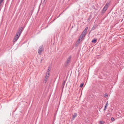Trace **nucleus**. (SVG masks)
<instances>
[{
	"mask_svg": "<svg viewBox=\"0 0 124 124\" xmlns=\"http://www.w3.org/2000/svg\"><path fill=\"white\" fill-rule=\"evenodd\" d=\"M49 74L46 73V76H45L46 77H47V78H48V77H49Z\"/></svg>",
	"mask_w": 124,
	"mask_h": 124,
	"instance_id": "obj_14",
	"label": "nucleus"
},
{
	"mask_svg": "<svg viewBox=\"0 0 124 124\" xmlns=\"http://www.w3.org/2000/svg\"><path fill=\"white\" fill-rule=\"evenodd\" d=\"M42 59H41V61H40V62L41 63L42 62Z\"/></svg>",
	"mask_w": 124,
	"mask_h": 124,
	"instance_id": "obj_26",
	"label": "nucleus"
},
{
	"mask_svg": "<svg viewBox=\"0 0 124 124\" xmlns=\"http://www.w3.org/2000/svg\"><path fill=\"white\" fill-rule=\"evenodd\" d=\"M50 72V71L49 70H47V72L46 73L49 74Z\"/></svg>",
	"mask_w": 124,
	"mask_h": 124,
	"instance_id": "obj_19",
	"label": "nucleus"
},
{
	"mask_svg": "<svg viewBox=\"0 0 124 124\" xmlns=\"http://www.w3.org/2000/svg\"><path fill=\"white\" fill-rule=\"evenodd\" d=\"M31 11H31V14H32V12H31Z\"/></svg>",
	"mask_w": 124,
	"mask_h": 124,
	"instance_id": "obj_28",
	"label": "nucleus"
},
{
	"mask_svg": "<svg viewBox=\"0 0 124 124\" xmlns=\"http://www.w3.org/2000/svg\"><path fill=\"white\" fill-rule=\"evenodd\" d=\"M104 123V122L103 121H100V124H103Z\"/></svg>",
	"mask_w": 124,
	"mask_h": 124,
	"instance_id": "obj_18",
	"label": "nucleus"
},
{
	"mask_svg": "<svg viewBox=\"0 0 124 124\" xmlns=\"http://www.w3.org/2000/svg\"><path fill=\"white\" fill-rule=\"evenodd\" d=\"M47 0H44V3L45 4Z\"/></svg>",
	"mask_w": 124,
	"mask_h": 124,
	"instance_id": "obj_24",
	"label": "nucleus"
},
{
	"mask_svg": "<svg viewBox=\"0 0 124 124\" xmlns=\"http://www.w3.org/2000/svg\"><path fill=\"white\" fill-rule=\"evenodd\" d=\"M111 120L113 121L115 120V119L113 117H112L111 118Z\"/></svg>",
	"mask_w": 124,
	"mask_h": 124,
	"instance_id": "obj_16",
	"label": "nucleus"
},
{
	"mask_svg": "<svg viewBox=\"0 0 124 124\" xmlns=\"http://www.w3.org/2000/svg\"><path fill=\"white\" fill-rule=\"evenodd\" d=\"M44 50L43 45L41 46L39 48L38 50V52L39 55H40L41 53Z\"/></svg>",
	"mask_w": 124,
	"mask_h": 124,
	"instance_id": "obj_3",
	"label": "nucleus"
},
{
	"mask_svg": "<svg viewBox=\"0 0 124 124\" xmlns=\"http://www.w3.org/2000/svg\"><path fill=\"white\" fill-rule=\"evenodd\" d=\"M107 107L106 106H105V108L104 109V111L105 110L107 109Z\"/></svg>",
	"mask_w": 124,
	"mask_h": 124,
	"instance_id": "obj_22",
	"label": "nucleus"
},
{
	"mask_svg": "<svg viewBox=\"0 0 124 124\" xmlns=\"http://www.w3.org/2000/svg\"><path fill=\"white\" fill-rule=\"evenodd\" d=\"M97 41V39H94L92 40V43H96Z\"/></svg>",
	"mask_w": 124,
	"mask_h": 124,
	"instance_id": "obj_9",
	"label": "nucleus"
},
{
	"mask_svg": "<svg viewBox=\"0 0 124 124\" xmlns=\"http://www.w3.org/2000/svg\"><path fill=\"white\" fill-rule=\"evenodd\" d=\"M88 27H87L85 28L84 30L87 31V30L88 29Z\"/></svg>",
	"mask_w": 124,
	"mask_h": 124,
	"instance_id": "obj_20",
	"label": "nucleus"
},
{
	"mask_svg": "<svg viewBox=\"0 0 124 124\" xmlns=\"http://www.w3.org/2000/svg\"><path fill=\"white\" fill-rule=\"evenodd\" d=\"M66 81H63L62 83L61 86V87L62 88V90L63 89V88L64 87L65 85V84Z\"/></svg>",
	"mask_w": 124,
	"mask_h": 124,
	"instance_id": "obj_5",
	"label": "nucleus"
},
{
	"mask_svg": "<svg viewBox=\"0 0 124 124\" xmlns=\"http://www.w3.org/2000/svg\"><path fill=\"white\" fill-rule=\"evenodd\" d=\"M84 84L83 83H81L80 85V87H82L83 86Z\"/></svg>",
	"mask_w": 124,
	"mask_h": 124,
	"instance_id": "obj_17",
	"label": "nucleus"
},
{
	"mask_svg": "<svg viewBox=\"0 0 124 124\" xmlns=\"http://www.w3.org/2000/svg\"><path fill=\"white\" fill-rule=\"evenodd\" d=\"M86 34L85 33H82L81 35L80 36V38L81 39H82L83 37H84Z\"/></svg>",
	"mask_w": 124,
	"mask_h": 124,
	"instance_id": "obj_7",
	"label": "nucleus"
},
{
	"mask_svg": "<svg viewBox=\"0 0 124 124\" xmlns=\"http://www.w3.org/2000/svg\"><path fill=\"white\" fill-rule=\"evenodd\" d=\"M109 5V4L107 3L105 5L104 8H103L102 11V13H104L105 12L106 10H107V8H108Z\"/></svg>",
	"mask_w": 124,
	"mask_h": 124,
	"instance_id": "obj_2",
	"label": "nucleus"
},
{
	"mask_svg": "<svg viewBox=\"0 0 124 124\" xmlns=\"http://www.w3.org/2000/svg\"><path fill=\"white\" fill-rule=\"evenodd\" d=\"M71 57L70 56L68 59H67V61H66V63L67 64H68L70 62V60L71 59Z\"/></svg>",
	"mask_w": 124,
	"mask_h": 124,
	"instance_id": "obj_6",
	"label": "nucleus"
},
{
	"mask_svg": "<svg viewBox=\"0 0 124 124\" xmlns=\"http://www.w3.org/2000/svg\"><path fill=\"white\" fill-rule=\"evenodd\" d=\"M48 78H47V77H45L44 79V82L45 83H46V82L48 79Z\"/></svg>",
	"mask_w": 124,
	"mask_h": 124,
	"instance_id": "obj_10",
	"label": "nucleus"
},
{
	"mask_svg": "<svg viewBox=\"0 0 124 124\" xmlns=\"http://www.w3.org/2000/svg\"><path fill=\"white\" fill-rule=\"evenodd\" d=\"M90 19H89V18L88 19V21H89L90 20Z\"/></svg>",
	"mask_w": 124,
	"mask_h": 124,
	"instance_id": "obj_27",
	"label": "nucleus"
},
{
	"mask_svg": "<svg viewBox=\"0 0 124 124\" xmlns=\"http://www.w3.org/2000/svg\"><path fill=\"white\" fill-rule=\"evenodd\" d=\"M51 70V66H49L48 67V69L47 70L50 71Z\"/></svg>",
	"mask_w": 124,
	"mask_h": 124,
	"instance_id": "obj_13",
	"label": "nucleus"
},
{
	"mask_svg": "<svg viewBox=\"0 0 124 124\" xmlns=\"http://www.w3.org/2000/svg\"><path fill=\"white\" fill-rule=\"evenodd\" d=\"M105 106H106V107H107L108 106V103H107L106 105Z\"/></svg>",
	"mask_w": 124,
	"mask_h": 124,
	"instance_id": "obj_25",
	"label": "nucleus"
},
{
	"mask_svg": "<svg viewBox=\"0 0 124 124\" xmlns=\"http://www.w3.org/2000/svg\"><path fill=\"white\" fill-rule=\"evenodd\" d=\"M77 115V114L76 113H74V114L73 115V117H72V119L73 120H74V119L76 117Z\"/></svg>",
	"mask_w": 124,
	"mask_h": 124,
	"instance_id": "obj_8",
	"label": "nucleus"
},
{
	"mask_svg": "<svg viewBox=\"0 0 124 124\" xmlns=\"http://www.w3.org/2000/svg\"><path fill=\"white\" fill-rule=\"evenodd\" d=\"M83 33H85L86 34V31H85V30H84L83 31Z\"/></svg>",
	"mask_w": 124,
	"mask_h": 124,
	"instance_id": "obj_21",
	"label": "nucleus"
},
{
	"mask_svg": "<svg viewBox=\"0 0 124 124\" xmlns=\"http://www.w3.org/2000/svg\"><path fill=\"white\" fill-rule=\"evenodd\" d=\"M20 36L16 34V35L15 36V38L13 40V42H15L19 38Z\"/></svg>",
	"mask_w": 124,
	"mask_h": 124,
	"instance_id": "obj_4",
	"label": "nucleus"
},
{
	"mask_svg": "<svg viewBox=\"0 0 124 124\" xmlns=\"http://www.w3.org/2000/svg\"><path fill=\"white\" fill-rule=\"evenodd\" d=\"M96 27H94V26L92 28L91 30H93L95 29L96 28Z\"/></svg>",
	"mask_w": 124,
	"mask_h": 124,
	"instance_id": "obj_15",
	"label": "nucleus"
},
{
	"mask_svg": "<svg viewBox=\"0 0 124 124\" xmlns=\"http://www.w3.org/2000/svg\"><path fill=\"white\" fill-rule=\"evenodd\" d=\"M3 1L2 0H0V7L2 6V3Z\"/></svg>",
	"mask_w": 124,
	"mask_h": 124,
	"instance_id": "obj_11",
	"label": "nucleus"
},
{
	"mask_svg": "<svg viewBox=\"0 0 124 124\" xmlns=\"http://www.w3.org/2000/svg\"><path fill=\"white\" fill-rule=\"evenodd\" d=\"M59 16H60V15L59 16H58V17H59Z\"/></svg>",
	"mask_w": 124,
	"mask_h": 124,
	"instance_id": "obj_29",
	"label": "nucleus"
},
{
	"mask_svg": "<svg viewBox=\"0 0 124 124\" xmlns=\"http://www.w3.org/2000/svg\"><path fill=\"white\" fill-rule=\"evenodd\" d=\"M104 97H108V94L107 93H105V96Z\"/></svg>",
	"mask_w": 124,
	"mask_h": 124,
	"instance_id": "obj_23",
	"label": "nucleus"
},
{
	"mask_svg": "<svg viewBox=\"0 0 124 124\" xmlns=\"http://www.w3.org/2000/svg\"><path fill=\"white\" fill-rule=\"evenodd\" d=\"M24 28L21 26L20 28L19 29L16 34L20 36Z\"/></svg>",
	"mask_w": 124,
	"mask_h": 124,
	"instance_id": "obj_1",
	"label": "nucleus"
},
{
	"mask_svg": "<svg viewBox=\"0 0 124 124\" xmlns=\"http://www.w3.org/2000/svg\"><path fill=\"white\" fill-rule=\"evenodd\" d=\"M81 39H81V38H80L79 37V38L77 42V44H78L79 43H80L79 41Z\"/></svg>",
	"mask_w": 124,
	"mask_h": 124,
	"instance_id": "obj_12",
	"label": "nucleus"
}]
</instances>
